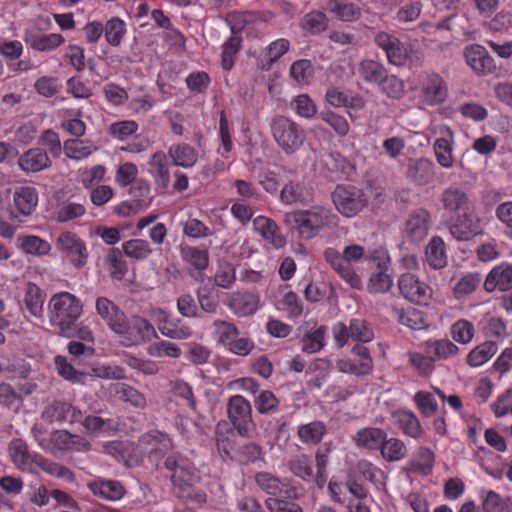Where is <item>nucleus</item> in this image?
<instances>
[{"label": "nucleus", "instance_id": "9d476101", "mask_svg": "<svg viewBox=\"0 0 512 512\" xmlns=\"http://www.w3.org/2000/svg\"><path fill=\"white\" fill-rule=\"evenodd\" d=\"M419 98L428 106H436L445 102L448 87L445 80L437 73H427L419 80Z\"/></svg>", "mask_w": 512, "mask_h": 512}, {"label": "nucleus", "instance_id": "72a5a7b5", "mask_svg": "<svg viewBox=\"0 0 512 512\" xmlns=\"http://www.w3.org/2000/svg\"><path fill=\"white\" fill-rule=\"evenodd\" d=\"M425 259L427 264L435 270L447 265L446 246L442 238L438 236L431 238L426 247Z\"/></svg>", "mask_w": 512, "mask_h": 512}, {"label": "nucleus", "instance_id": "ddd939ff", "mask_svg": "<svg viewBox=\"0 0 512 512\" xmlns=\"http://www.w3.org/2000/svg\"><path fill=\"white\" fill-rule=\"evenodd\" d=\"M41 416L48 422L72 424L81 420L82 413L68 402L54 400L45 406Z\"/></svg>", "mask_w": 512, "mask_h": 512}, {"label": "nucleus", "instance_id": "c03bdc74", "mask_svg": "<svg viewBox=\"0 0 512 512\" xmlns=\"http://www.w3.org/2000/svg\"><path fill=\"white\" fill-rule=\"evenodd\" d=\"M109 392L111 395L125 402H129L135 407L143 408L146 405L145 397L136 389L125 383L111 384L109 386Z\"/></svg>", "mask_w": 512, "mask_h": 512}, {"label": "nucleus", "instance_id": "6e6d98bb", "mask_svg": "<svg viewBox=\"0 0 512 512\" xmlns=\"http://www.w3.org/2000/svg\"><path fill=\"white\" fill-rule=\"evenodd\" d=\"M480 498L485 512H512L507 502L493 490H481Z\"/></svg>", "mask_w": 512, "mask_h": 512}, {"label": "nucleus", "instance_id": "37998d69", "mask_svg": "<svg viewBox=\"0 0 512 512\" xmlns=\"http://www.w3.org/2000/svg\"><path fill=\"white\" fill-rule=\"evenodd\" d=\"M393 312L396 314L400 324L412 330H423L428 327V323L423 312L413 307H409L407 309H398L394 307Z\"/></svg>", "mask_w": 512, "mask_h": 512}, {"label": "nucleus", "instance_id": "9b49d317", "mask_svg": "<svg viewBox=\"0 0 512 512\" xmlns=\"http://www.w3.org/2000/svg\"><path fill=\"white\" fill-rule=\"evenodd\" d=\"M484 222L477 212L468 210L458 215L450 226V233L458 241H468L483 234Z\"/></svg>", "mask_w": 512, "mask_h": 512}, {"label": "nucleus", "instance_id": "e433bc0d", "mask_svg": "<svg viewBox=\"0 0 512 512\" xmlns=\"http://www.w3.org/2000/svg\"><path fill=\"white\" fill-rule=\"evenodd\" d=\"M326 10L339 20L346 22L357 20L361 15V9L346 0H329Z\"/></svg>", "mask_w": 512, "mask_h": 512}, {"label": "nucleus", "instance_id": "423d86ee", "mask_svg": "<svg viewBox=\"0 0 512 512\" xmlns=\"http://www.w3.org/2000/svg\"><path fill=\"white\" fill-rule=\"evenodd\" d=\"M335 209L346 218L358 215L367 205L364 191L352 185H338L331 194Z\"/></svg>", "mask_w": 512, "mask_h": 512}, {"label": "nucleus", "instance_id": "473e14b6", "mask_svg": "<svg viewBox=\"0 0 512 512\" xmlns=\"http://www.w3.org/2000/svg\"><path fill=\"white\" fill-rule=\"evenodd\" d=\"M424 351L428 355H432L434 360H447L455 357L459 348L449 339L429 340L424 342Z\"/></svg>", "mask_w": 512, "mask_h": 512}, {"label": "nucleus", "instance_id": "bf43d9fd", "mask_svg": "<svg viewBox=\"0 0 512 512\" xmlns=\"http://www.w3.org/2000/svg\"><path fill=\"white\" fill-rule=\"evenodd\" d=\"M327 329L320 326L312 332L304 335L302 339V350L305 353L313 354L319 352L325 345Z\"/></svg>", "mask_w": 512, "mask_h": 512}, {"label": "nucleus", "instance_id": "0e129e2a", "mask_svg": "<svg viewBox=\"0 0 512 512\" xmlns=\"http://www.w3.org/2000/svg\"><path fill=\"white\" fill-rule=\"evenodd\" d=\"M291 107L301 118L311 119L317 114L315 102L305 93L296 96L291 102Z\"/></svg>", "mask_w": 512, "mask_h": 512}, {"label": "nucleus", "instance_id": "4be33fe9", "mask_svg": "<svg viewBox=\"0 0 512 512\" xmlns=\"http://www.w3.org/2000/svg\"><path fill=\"white\" fill-rule=\"evenodd\" d=\"M512 287V263L502 262L495 266L487 275L484 289L492 292L495 289L506 291Z\"/></svg>", "mask_w": 512, "mask_h": 512}, {"label": "nucleus", "instance_id": "4468645a", "mask_svg": "<svg viewBox=\"0 0 512 512\" xmlns=\"http://www.w3.org/2000/svg\"><path fill=\"white\" fill-rule=\"evenodd\" d=\"M165 467L172 472V482L177 486H190L196 479L191 462L179 454H172L167 457Z\"/></svg>", "mask_w": 512, "mask_h": 512}, {"label": "nucleus", "instance_id": "6ab92c4d", "mask_svg": "<svg viewBox=\"0 0 512 512\" xmlns=\"http://www.w3.org/2000/svg\"><path fill=\"white\" fill-rule=\"evenodd\" d=\"M430 227L429 212L424 209H417L409 215L404 232L410 241L420 242L428 235Z\"/></svg>", "mask_w": 512, "mask_h": 512}, {"label": "nucleus", "instance_id": "393cba45", "mask_svg": "<svg viewBox=\"0 0 512 512\" xmlns=\"http://www.w3.org/2000/svg\"><path fill=\"white\" fill-rule=\"evenodd\" d=\"M18 165L25 173H36L48 168L51 161L44 150L31 148L19 157Z\"/></svg>", "mask_w": 512, "mask_h": 512}, {"label": "nucleus", "instance_id": "dca6fc26", "mask_svg": "<svg viewBox=\"0 0 512 512\" xmlns=\"http://www.w3.org/2000/svg\"><path fill=\"white\" fill-rule=\"evenodd\" d=\"M324 258L332 269L351 287L360 289L362 281L352 266L346 263L343 253L340 254L335 248H327L324 251Z\"/></svg>", "mask_w": 512, "mask_h": 512}, {"label": "nucleus", "instance_id": "aec40b11", "mask_svg": "<svg viewBox=\"0 0 512 512\" xmlns=\"http://www.w3.org/2000/svg\"><path fill=\"white\" fill-rule=\"evenodd\" d=\"M87 487L94 496L108 501H119L126 494V489L118 480L98 478L88 482Z\"/></svg>", "mask_w": 512, "mask_h": 512}, {"label": "nucleus", "instance_id": "1a4fd4ad", "mask_svg": "<svg viewBox=\"0 0 512 512\" xmlns=\"http://www.w3.org/2000/svg\"><path fill=\"white\" fill-rule=\"evenodd\" d=\"M227 416L234 429L241 436H246L253 427L250 402L241 395H234L227 403Z\"/></svg>", "mask_w": 512, "mask_h": 512}, {"label": "nucleus", "instance_id": "3c124183", "mask_svg": "<svg viewBox=\"0 0 512 512\" xmlns=\"http://www.w3.org/2000/svg\"><path fill=\"white\" fill-rule=\"evenodd\" d=\"M357 469L366 480L370 481L378 489L385 486L387 478L385 472L372 462L361 460L357 464Z\"/></svg>", "mask_w": 512, "mask_h": 512}, {"label": "nucleus", "instance_id": "0eeeda50", "mask_svg": "<svg viewBox=\"0 0 512 512\" xmlns=\"http://www.w3.org/2000/svg\"><path fill=\"white\" fill-rule=\"evenodd\" d=\"M332 334L336 345L344 347L349 340L356 343H368L373 340L374 333L369 323L360 318L349 321L347 326L343 322H337L332 327Z\"/></svg>", "mask_w": 512, "mask_h": 512}, {"label": "nucleus", "instance_id": "f257e3e1", "mask_svg": "<svg viewBox=\"0 0 512 512\" xmlns=\"http://www.w3.org/2000/svg\"><path fill=\"white\" fill-rule=\"evenodd\" d=\"M83 314V303L76 295L62 291L52 295L47 305L50 325L58 335L71 338L75 324Z\"/></svg>", "mask_w": 512, "mask_h": 512}, {"label": "nucleus", "instance_id": "69168bd1", "mask_svg": "<svg viewBox=\"0 0 512 512\" xmlns=\"http://www.w3.org/2000/svg\"><path fill=\"white\" fill-rule=\"evenodd\" d=\"M301 26L311 34H319L328 27V19L323 12L312 11L303 17Z\"/></svg>", "mask_w": 512, "mask_h": 512}, {"label": "nucleus", "instance_id": "a18cd8bd", "mask_svg": "<svg viewBox=\"0 0 512 512\" xmlns=\"http://www.w3.org/2000/svg\"><path fill=\"white\" fill-rule=\"evenodd\" d=\"M64 154L74 160H83L89 157L97 147L89 140L70 139L64 142Z\"/></svg>", "mask_w": 512, "mask_h": 512}, {"label": "nucleus", "instance_id": "4d7b16f0", "mask_svg": "<svg viewBox=\"0 0 512 512\" xmlns=\"http://www.w3.org/2000/svg\"><path fill=\"white\" fill-rule=\"evenodd\" d=\"M125 33L126 23L118 17L109 19L104 26L105 39L113 47L121 44Z\"/></svg>", "mask_w": 512, "mask_h": 512}, {"label": "nucleus", "instance_id": "c9c22d12", "mask_svg": "<svg viewBox=\"0 0 512 512\" xmlns=\"http://www.w3.org/2000/svg\"><path fill=\"white\" fill-rule=\"evenodd\" d=\"M149 166V171L155 177L156 183L163 189H167L170 185V174L166 154L162 151L154 153Z\"/></svg>", "mask_w": 512, "mask_h": 512}, {"label": "nucleus", "instance_id": "58836bf2", "mask_svg": "<svg viewBox=\"0 0 512 512\" xmlns=\"http://www.w3.org/2000/svg\"><path fill=\"white\" fill-rule=\"evenodd\" d=\"M358 73L365 82L378 86L385 80L387 70L380 62L366 59L359 63Z\"/></svg>", "mask_w": 512, "mask_h": 512}, {"label": "nucleus", "instance_id": "09e8293b", "mask_svg": "<svg viewBox=\"0 0 512 512\" xmlns=\"http://www.w3.org/2000/svg\"><path fill=\"white\" fill-rule=\"evenodd\" d=\"M497 350L498 347L495 342L486 341L469 352L467 363L471 367L482 366L496 354Z\"/></svg>", "mask_w": 512, "mask_h": 512}, {"label": "nucleus", "instance_id": "774afa93", "mask_svg": "<svg viewBox=\"0 0 512 512\" xmlns=\"http://www.w3.org/2000/svg\"><path fill=\"white\" fill-rule=\"evenodd\" d=\"M236 280V272L233 264L220 261L214 275V282L218 287L228 289Z\"/></svg>", "mask_w": 512, "mask_h": 512}, {"label": "nucleus", "instance_id": "13d9d810", "mask_svg": "<svg viewBox=\"0 0 512 512\" xmlns=\"http://www.w3.org/2000/svg\"><path fill=\"white\" fill-rule=\"evenodd\" d=\"M213 326L216 341L224 348L239 336V330L232 322L217 320Z\"/></svg>", "mask_w": 512, "mask_h": 512}, {"label": "nucleus", "instance_id": "2f4dec72", "mask_svg": "<svg viewBox=\"0 0 512 512\" xmlns=\"http://www.w3.org/2000/svg\"><path fill=\"white\" fill-rule=\"evenodd\" d=\"M394 423L403 434L413 439H417L422 434L421 424L416 415L410 411L399 410L392 414Z\"/></svg>", "mask_w": 512, "mask_h": 512}, {"label": "nucleus", "instance_id": "39448f33", "mask_svg": "<svg viewBox=\"0 0 512 512\" xmlns=\"http://www.w3.org/2000/svg\"><path fill=\"white\" fill-rule=\"evenodd\" d=\"M428 140L433 139V152L437 163L444 169H451L455 164V135L446 124L432 125L428 129Z\"/></svg>", "mask_w": 512, "mask_h": 512}, {"label": "nucleus", "instance_id": "ea45409f", "mask_svg": "<svg viewBox=\"0 0 512 512\" xmlns=\"http://www.w3.org/2000/svg\"><path fill=\"white\" fill-rule=\"evenodd\" d=\"M379 451L382 458L387 462L401 461L408 454V449L401 439L395 437L388 438V435L385 437Z\"/></svg>", "mask_w": 512, "mask_h": 512}, {"label": "nucleus", "instance_id": "680f3d73", "mask_svg": "<svg viewBox=\"0 0 512 512\" xmlns=\"http://www.w3.org/2000/svg\"><path fill=\"white\" fill-rule=\"evenodd\" d=\"M160 333L170 339L184 340L191 337L192 332L189 327L181 324L180 320L169 319L160 324Z\"/></svg>", "mask_w": 512, "mask_h": 512}, {"label": "nucleus", "instance_id": "f3484780", "mask_svg": "<svg viewBox=\"0 0 512 512\" xmlns=\"http://www.w3.org/2000/svg\"><path fill=\"white\" fill-rule=\"evenodd\" d=\"M274 15L269 11L230 12L225 17V22L231 30V35H239L247 26L258 22H269Z\"/></svg>", "mask_w": 512, "mask_h": 512}, {"label": "nucleus", "instance_id": "a211bd4d", "mask_svg": "<svg viewBox=\"0 0 512 512\" xmlns=\"http://www.w3.org/2000/svg\"><path fill=\"white\" fill-rule=\"evenodd\" d=\"M434 174L435 165L429 158L420 157L408 160L405 175L415 185H427L433 180Z\"/></svg>", "mask_w": 512, "mask_h": 512}, {"label": "nucleus", "instance_id": "bb28decb", "mask_svg": "<svg viewBox=\"0 0 512 512\" xmlns=\"http://www.w3.org/2000/svg\"><path fill=\"white\" fill-rule=\"evenodd\" d=\"M311 197V190L301 181H289L280 192V201L285 205L303 204Z\"/></svg>", "mask_w": 512, "mask_h": 512}, {"label": "nucleus", "instance_id": "052dcab7", "mask_svg": "<svg viewBox=\"0 0 512 512\" xmlns=\"http://www.w3.org/2000/svg\"><path fill=\"white\" fill-rule=\"evenodd\" d=\"M242 44V37L240 35H231L222 45V67L225 70H230L235 63L236 55L238 54Z\"/></svg>", "mask_w": 512, "mask_h": 512}, {"label": "nucleus", "instance_id": "a878e982", "mask_svg": "<svg viewBox=\"0 0 512 512\" xmlns=\"http://www.w3.org/2000/svg\"><path fill=\"white\" fill-rule=\"evenodd\" d=\"M228 306L235 315L245 317L258 309L259 296L250 292H235L231 295Z\"/></svg>", "mask_w": 512, "mask_h": 512}, {"label": "nucleus", "instance_id": "412c9836", "mask_svg": "<svg viewBox=\"0 0 512 512\" xmlns=\"http://www.w3.org/2000/svg\"><path fill=\"white\" fill-rule=\"evenodd\" d=\"M9 455L13 464L22 471L35 472L38 454H31L27 444L21 439H14L9 445Z\"/></svg>", "mask_w": 512, "mask_h": 512}, {"label": "nucleus", "instance_id": "20e7f679", "mask_svg": "<svg viewBox=\"0 0 512 512\" xmlns=\"http://www.w3.org/2000/svg\"><path fill=\"white\" fill-rule=\"evenodd\" d=\"M274 140L286 154H294L305 142V132L295 121L284 117H276L271 125Z\"/></svg>", "mask_w": 512, "mask_h": 512}, {"label": "nucleus", "instance_id": "603ef678", "mask_svg": "<svg viewBox=\"0 0 512 512\" xmlns=\"http://www.w3.org/2000/svg\"><path fill=\"white\" fill-rule=\"evenodd\" d=\"M290 48V42L279 38L271 42L265 49L262 59V68L269 69L271 64L279 60Z\"/></svg>", "mask_w": 512, "mask_h": 512}, {"label": "nucleus", "instance_id": "c85d7f7f", "mask_svg": "<svg viewBox=\"0 0 512 512\" xmlns=\"http://www.w3.org/2000/svg\"><path fill=\"white\" fill-rule=\"evenodd\" d=\"M95 308L97 314L112 331L119 327V323L125 315L113 301L103 296L96 299Z\"/></svg>", "mask_w": 512, "mask_h": 512}, {"label": "nucleus", "instance_id": "338daca9", "mask_svg": "<svg viewBox=\"0 0 512 512\" xmlns=\"http://www.w3.org/2000/svg\"><path fill=\"white\" fill-rule=\"evenodd\" d=\"M91 375L105 380H122L126 378L124 368L109 363L93 365L91 367Z\"/></svg>", "mask_w": 512, "mask_h": 512}, {"label": "nucleus", "instance_id": "a19ab883", "mask_svg": "<svg viewBox=\"0 0 512 512\" xmlns=\"http://www.w3.org/2000/svg\"><path fill=\"white\" fill-rule=\"evenodd\" d=\"M140 441L148 453L163 454L172 448V441L169 436L160 431L146 433Z\"/></svg>", "mask_w": 512, "mask_h": 512}, {"label": "nucleus", "instance_id": "f03ea898", "mask_svg": "<svg viewBox=\"0 0 512 512\" xmlns=\"http://www.w3.org/2000/svg\"><path fill=\"white\" fill-rule=\"evenodd\" d=\"M284 221L295 228L302 239L311 240L324 230L336 228L339 217L325 206L314 205L286 213Z\"/></svg>", "mask_w": 512, "mask_h": 512}, {"label": "nucleus", "instance_id": "f704fd0d", "mask_svg": "<svg viewBox=\"0 0 512 512\" xmlns=\"http://www.w3.org/2000/svg\"><path fill=\"white\" fill-rule=\"evenodd\" d=\"M168 155L175 166L182 168H192L198 160L197 151L186 143L172 145L168 150Z\"/></svg>", "mask_w": 512, "mask_h": 512}, {"label": "nucleus", "instance_id": "f8f14e48", "mask_svg": "<svg viewBox=\"0 0 512 512\" xmlns=\"http://www.w3.org/2000/svg\"><path fill=\"white\" fill-rule=\"evenodd\" d=\"M58 249L65 254L75 268H82L88 262L86 244L74 233L63 232L57 239Z\"/></svg>", "mask_w": 512, "mask_h": 512}, {"label": "nucleus", "instance_id": "7ed1b4c3", "mask_svg": "<svg viewBox=\"0 0 512 512\" xmlns=\"http://www.w3.org/2000/svg\"><path fill=\"white\" fill-rule=\"evenodd\" d=\"M121 340L124 346H134L158 338L154 326L145 318L132 316L123 319L119 327L113 331Z\"/></svg>", "mask_w": 512, "mask_h": 512}, {"label": "nucleus", "instance_id": "c756f323", "mask_svg": "<svg viewBox=\"0 0 512 512\" xmlns=\"http://www.w3.org/2000/svg\"><path fill=\"white\" fill-rule=\"evenodd\" d=\"M13 202L19 213L31 215L38 204V192L34 187L21 186L15 190Z\"/></svg>", "mask_w": 512, "mask_h": 512}, {"label": "nucleus", "instance_id": "864d4df0", "mask_svg": "<svg viewBox=\"0 0 512 512\" xmlns=\"http://www.w3.org/2000/svg\"><path fill=\"white\" fill-rule=\"evenodd\" d=\"M124 254L134 260H145L153 252L150 244L143 239H131L122 244Z\"/></svg>", "mask_w": 512, "mask_h": 512}, {"label": "nucleus", "instance_id": "79ce46f5", "mask_svg": "<svg viewBox=\"0 0 512 512\" xmlns=\"http://www.w3.org/2000/svg\"><path fill=\"white\" fill-rule=\"evenodd\" d=\"M326 433V426L322 421H312L302 424L297 429L299 440L305 445H316L321 442Z\"/></svg>", "mask_w": 512, "mask_h": 512}, {"label": "nucleus", "instance_id": "cd10ccee", "mask_svg": "<svg viewBox=\"0 0 512 512\" xmlns=\"http://www.w3.org/2000/svg\"><path fill=\"white\" fill-rule=\"evenodd\" d=\"M253 226L255 230L275 248H282L285 246L286 239L280 233L277 224L273 220L265 216H257L253 220Z\"/></svg>", "mask_w": 512, "mask_h": 512}, {"label": "nucleus", "instance_id": "4c0bfd02", "mask_svg": "<svg viewBox=\"0 0 512 512\" xmlns=\"http://www.w3.org/2000/svg\"><path fill=\"white\" fill-rule=\"evenodd\" d=\"M17 246L25 254L33 256H45L51 251L49 242L35 235L18 236Z\"/></svg>", "mask_w": 512, "mask_h": 512}, {"label": "nucleus", "instance_id": "de8ad7c7", "mask_svg": "<svg viewBox=\"0 0 512 512\" xmlns=\"http://www.w3.org/2000/svg\"><path fill=\"white\" fill-rule=\"evenodd\" d=\"M183 260L198 271H204L209 264V253L207 249L185 246L181 248Z\"/></svg>", "mask_w": 512, "mask_h": 512}, {"label": "nucleus", "instance_id": "5701e85b", "mask_svg": "<svg viewBox=\"0 0 512 512\" xmlns=\"http://www.w3.org/2000/svg\"><path fill=\"white\" fill-rule=\"evenodd\" d=\"M24 41L29 47L36 51L48 52L58 48L65 40L59 33L42 34L35 30H26Z\"/></svg>", "mask_w": 512, "mask_h": 512}, {"label": "nucleus", "instance_id": "6e6552de", "mask_svg": "<svg viewBox=\"0 0 512 512\" xmlns=\"http://www.w3.org/2000/svg\"><path fill=\"white\" fill-rule=\"evenodd\" d=\"M397 285L400 294L413 304L427 306L432 300L433 289L411 272L401 274Z\"/></svg>", "mask_w": 512, "mask_h": 512}, {"label": "nucleus", "instance_id": "e2e57ef3", "mask_svg": "<svg viewBox=\"0 0 512 512\" xmlns=\"http://www.w3.org/2000/svg\"><path fill=\"white\" fill-rule=\"evenodd\" d=\"M290 76L299 84H309L314 76V67L310 60L301 59L292 63Z\"/></svg>", "mask_w": 512, "mask_h": 512}, {"label": "nucleus", "instance_id": "8fccbe9b", "mask_svg": "<svg viewBox=\"0 0 512 512\" xmlns=\"http://www.w3.org/2000/svg\"><path fill=\"white\" fill-rule=\"evenodd\" d=\"M276 308L286 314L288 319H296L302 315L303 306L293 291L285 292L281 299L278 300Z\"/></svg>", "mask_w": 512, "mask_h": 512}, {"label": "nucleus", "instance_id": "5fc2aeb1", "mask_svg": "<svg viewBox=\"0 0 512 512\" xmlns=\"http://www.w3.org/2000/svg\"><path fill=\"white\" fill-rule=\"evenodd\" d=\"M55 367L58 374L65 380L72 383L84 384L87 375L83 372L77 371L64 356L58 355L54 359Z\"/></svg>", "mask_w": 512, "mask_h": 512}, {"label": "nucleus", "instance_id": "49530a36", "mask_svg": "<svg viewBox=\"0 0 512 512\" xmlns=\"http://www.w3.org/2000/svg\"><path fill=\"white\" fill-rule=\"evenodd\" d=\"M441 202L447 211L456 212L467 207L469 198L462 189L450 187L442 192Z\"/></svg>", "mask_w": 512, "mask_h": 512}, {"label": "nucleus", "instance_id": "7c9ffc66", "mask_svg": "<svg viewBox=\"0 0 512 512\" xmlns=\"http://www.w3.org/2000/svg\"><path fill=\"white\" fill-rule=\"evenodd\" d=\"M45 298L46 294L39 286L28 283L23 297L24 308L31 316L42 318Z\"/></svg>", "mask_w": 512, "mask_h": 512}, {"label": "nucleus", "instance_id": "2eb2a0df", "mask_svg": "<svg viewBox=\"0 0 512 512\" xmlns=\"http://www.w3.org/2000/svg\"><path fill=\"white\" fill-rule=\"evenodd\" d=\"M466 64L477 74L487 75L494 71L495 64L485 47L472 44L465 47L463 52Z\"/></svg>", "mask_w": 512, "mask_h": 512}, {"label": "nucleus", "instance_id": "b1692460", "mask_svg": "<svg viewBox=\"0 0 512 512\" xmlns=\"http://www.w3.org/2000/svg\"><path fill=\"white\" fill-rule=\"evenodd\" d=\"M386 436L387 433L381 428L364 427L352 436V441L358 448L379 451Z\"/></svg>", "mask_w": 512, "mask_h": 512}]
</instances>
